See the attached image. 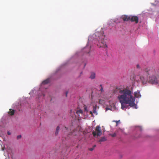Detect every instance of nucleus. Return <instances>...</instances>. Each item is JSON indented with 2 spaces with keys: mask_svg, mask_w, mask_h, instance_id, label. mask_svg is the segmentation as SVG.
<instances>
[{
  "mask_svg": "<svg viewBox=\"0 0 159 159\" xmlns=\"http://www.w3.org/2000/svg\"><path fill=\"white\" fill-rule=\"evenodd\" d=\"M132 94V92L127 89L119 90L117 98L121 104L122 109H124L126 108V106L124 104H128L131 107H133L135 105V98Z\"/></svg>",
  "mask_w": 159,
  "mask_h": 159,
  "instance_id": "1",
  "label": "nucleus"
},
{
  "mask_svg": "<svg viewBox=\"0 0 159 159\" xmlns=\"http://www.w3.org/2000/svg\"><path fill=\"white\" fill-rule=\"evenodd\" d=\"M144 71L149 75L148 82L152 84H159V77L156 74L155 70L152 68L148 67Z\"/></svg>",
  "mask_w": 159,
  "mask_h": 159,
  "instance_id": "2",
  "label": "nucleus"
},
{
  "mask_svg": "<svg viewBox=\"0 0 159 159\" xmlns=\"http://www.w3.org/2000/svg\"><path fill=\"white\" fill-rule=\"evenodd\" d=\"M104 29L102 28L100 32H96L93 35L94 37L98 41V43H97L98 46L100 47L105 48L107 47L106 42L104 40L105 35L104 34Z\"/></svg>",
  "mask_w": 159,
  "mask_h": 159,
  "instance_id": "3",
  "label": "nucleus"
},
{
  "mask_svg": "<svg viewBox=\"0 0 159 159\" xmlns=\"http://www.w3.org/2000/svg\"><path fill=\"white\" fill-rule=\"evenodd\" d=\"M94 137L97 136V137L100 136L102 134L101 127L99 125H98L96 127L95 130L92 132Z\"/></svg>",
  "mask_w": 159,
  "mask_h": 159,
  "instance_id": "4",
  "label": "nucleus"
},
{
  "mask_svg": "<svg viewBox=\"0 0 159 159\" xmlns=\"http://www.w3.org/2000/svg\"><path fill=\"white\" fill-rule=\"evenodd\" d=\"M148 74L146 73L144 71V74L143 75L140 76V79L143 84H146L147 82H148L149 78Z\"/></svg>",
  "mask_w": 159,
  "mask_h": 159,
  "instance_id": "5",
  "label": "nucleus"
},
{
  "mask_svg": "<svg viewBox=\"0 0 159 159\" xmlns=\"http://www.w3.org/2000/svg\"><path fill=\"white\" fill-rule=\"evenodd\" d=\"M130 20L131 22H135V23L137 24L138 22L139 18L137 16H130Z\"/></svg>",
  "mask_w": 159,
  "mask_h": 159,
  "instance_id": "6",
  "label": "nucleus"
},
{
  "mask_svg": "<svg viewBox=\"0 0 159 159\" xmlns=\"http://www.w3.org/2000/svg\"><path fill=\"white\" fill-rule=\"evenodd\" d=\"M134 98H140L141 97L140 92L139 91L134 92Z\"/></svg>",
  "mask_w": 159,
  "mask_h": 159,
  "instance_id": "7",
  "label": "nucleus"
},
{
  "mask_svg": "<svg viewBox=\"0 0 159 159\" xmlns=\"http://www.w3.org/2000/svg\"><path fill=\"white\" fill-rule=\"evenodd\" d=\"M122 18L124 21H128L130 20V16H128L126 15H124L122 16Z\"/></svg>",
  "mask_w": 159,
  "mask_h": 159,
  "instance_id": "8",
  "label": "nucleus"
},
{
  "mask_svg": "<svg viewBox=\"0 0 159 159\" xmlns=\"http://www.w3.org/2000/svg\"><path fill=\"white\" fill-rule=\"evenodd\" d=\"M15 113V110L12 109H10L8 112V114L11 116H13Z\"/></svg>",
  "mask_w": 159,
  "mask_h": 159,
  "instance_id": "9",
  "label": "nucleus"
},
{
  "mask_svg": "<svg viewBox=\"0 0 159 159\" xmlns=\"http://www.w3.org/2000/svg\"><path fill=\"white\" fill-rule=\"evenodd\" d=\"M107 139L104 137H102L101 138V139L98 140V142L100 143H101L102 142H104L106 141Z\"/></svg>",
  "mask_w": 159,
  "mask_h": 159,
  "instance_id": "10",
  "label": "nucleus"
},
{
  "mask_svg": "<svg viewBox=\"0 0 159 159\" xmlns=\"http://www.w3.org/2000/svg\"><path fill=\"white\" fill-rule=\"evenodd\" d=\"M50 82V79H48L44 81H43L42 84H48Z\"/></svg>",
  "mask_w": 159,
  "mask_h": 159,
  "instance_id": "11",
  "label": "nucleus"
},
{
  "mask_svg": "<svg viewBox=\"0 0 159 159\" xmlns=\"http://www.w3.org/2000/svg\"><path fill=\"white\" fill-rule=\"evenodd\" d=\"M90 78L91 79H94L95 78V74L94 72H92L90 76Z\"/></svg>",
  "mask_w": 159,
  "mask_h": 159,
  "instance_id": "12",
  "label": "nucleus"
},
{
  "mask_svg": "<svg viewBox=\"0 0 159 159\" xmlns=\"http://www.w3.org/2000/svg\"><path fill=\"white\" fill-rule=\"evenodd\" d=\"M85 49H88V50L86 52L87 53H89V52L90 51V50L91 49V47L89 46H87L85 48Z\"/></svg>",
  "mask_w": 159,
  "mask_h": 159,
  "instance_id": "13",
  "label": "nucleus"
},
{
  "mask_svg": "<svg viewBox=\"0 0 159 159\" xmlns=\"http://www.w3.org/2000/svg\"><path fill=\"white\" fill-rule=\"evenodd\" d=\"M60 129V127L59 126H57L56 129V131L55 133V134L56 135H57L58 134V132L59 131V130Z\"/></svg>",
  "mask_w": 159,
  "mask_h": 159,
  "instance_id": "14",
  "label": "nucleus"
},
{
  "mask_svg": "<svg viewBox=\"0 0 159 159\" xmlns=\"http://www.w3.org/2000/svg\"><path fill=\"white\" fill-rule=\"evenodd\" d=\"M96 107H94L93 108V111L94 114L96 115H97V113L96 111Z\"/></svg>",
  "mask_w": 159,
  "mask_h": 159,
  "instance_id": "15",
  "label": "nucleus"
},
{
  "mask_svg": "<svg viewBox=\"0 0 159 159\" xmlns=\"http://www.w3.org/2000/svg\"><path fill=\"white\" fill-rule=\"evenodd\" d=\"M76 112L77 114H80V113L82 114L83 112V111L82 110H79L77 111Z\"/></svg>",
  "mask_w": 159,
  "mask_h": 159,
  "instance_id": "16",
  "label": "nucleus"
},
{
  "mask_svg": "<svg viewBox=\"0 0 159 159\" xmlns=\"http://www.w3.org/2000/svg\"><path fill=\"white\" fill-rule=\"evenodd\" d=\"M101 87L100 89V91L102 92H103V88H102V85H100Z\"/></svg>",
  "mask_w": 159,
  "mask_h": 159,
  "instance_id": "17",
  "label": "nucleus"
},
{
  "mask_svg": "<svg viewBox=\"0 0 159 159\" xmlns=\"http://www.w3.org/2000/svg\"><path fill=\"white\" fill-rule=\"evenodd\" d=\"M21 137V135H19L18 136H17V139H20Z\"/></svg>",
  "mask_w": 159,
  "mask_h": 159,
  "instance_id": "18",
  "label": "nucleus"
},
{
  "mask_svg": "<svg viewBox=\"0 0 159 159\" xmlns=\"http://www.w3.org/2000/svg\"><path fill=\"white\" fill-rule=\"evenodd\" d=\"M94 148H89V150L92 151H93L94 150Z\"/></svg>",
  "mask_w": 159,
  "mask_h": 159,
  "instance_id": "19",
  "label": "nucleus"
},
{
  "mask_svg": "<svg viewBox=\"0 0 159 159\" xmlns=\"http://www.w3.org/2000/svg\"><path fill=\"white\" fill-rule=\"evenodd\" d=\"M116 135V134L115 133L111 134V136L112 137H115Z\"/></svg>",
  "mask_w": 159,
  "mask_h": 159,
  "instance_id": "20",
  "label": "nucleus"
},
{
  "mask_svg": "<svg viewBox=\"0 0 159 159\" xmlns=\"http://www.w3.org/2000/svg\"><path fill=\"white\" fill-rule=\"evenodd\" d=\"M136 67L137 68H140V66L139 64H137L136 66Z\"/></svg>",
  "mask_w": 159,
  "mask_h": 159,
  "instance_id": "21",
  "label": "nucleus"
},
{
  "mask_svg": "<svg viewBox=\"0 0 159 159\" xmlns=\"http://www.w3.org/2000/svg\"><path fill=\"white\" fill-rule=\"evenodd\" d=\"M90 114H91L92 115V116H93V112L92 111H90Z\"/></svg>",
  "mask_w": 159,
  "mask_h": 159,
  "instance_id": "22",
  "label": "nucleus"
},
{
  "mask_svg": "<svg viewBox=\"0 0 159 159\" xmlns=\"http://www.w3.org/2000/svg\"><path fill=\"white\" fill-rule=\"evenodd\" d=\"M7 134L8 135H10L11 134V133L9 131H8L7 132Z\"/></svg>",
  "mask_w": 159,
  "mask_h": 159,
  "instance_id": "23",
  "label": "nucleus"
},
{
  "mask_svg": "<svg viewBox=\"0 0 159 159\" xmlns=\"http://www.w3.org/2000/svg\"><path fill=\"white\" fill-rule=\"evenodd\" d=\"M68 93V92L67 91V92H66V97L67 96V95Z\"/></svg>",
  "mask_w": 159,
  "mask_h": 159,
  "instance_id": "24",
  "label": "nucleus"
},
{
  "mask_svg": "<svg viewBox=\"0 0 159 159\" xmlns=\"http://www.w3.org/2000/svg\"><path fill=\"white\" fill-rule=\"evenodd\" d=\"M84 109H85V111H87V108L86 107H85Z\"/></svg>",
  "mask_w": 159,
  "mask_h": 159,
  "instance_id": "25",
  "label": "nucleus"
},
{
  "mask_svg": "<svg viewBox=\"0 0 159 159\" xmlns=\"http://www.w3.org/2000/svg\"><path fill=\"white\" fill-rule=\"evenodd\" d=\"M96 145H94L93 146V148H94H94H95V147H96Z\"/></svg>",
  "mask_w": 159,
  "mask_h": 159,
  "instance_id": "26",
  "label": "nucleus"
},
{
  "mask_svg": "<svg viewBox=\"0 0 159 159\" xmlns=\"http://www.w3.org/2000/svg\"><path fill=\"white\" fill-rule=\"evenodd\" d=\"M101 100H99V102L100 103H101Z\"/></svg>",
  "mask_w": 159,
  "mask_h": 159,
  "instance_id": "27",
  "label": "nucleus"
},
{
  "mask_svg": "<svg viewBox=\"0 0 159 159\" xmlns=\"http://www.w3.org/2000/svg\"><path fill=\"white\" fill-rule=\"evenodd\" d=\"M65 129L66 130L67 129V128L66 127H65Z\"/></svg>",
  "mask_w": 159,
  "mask_h": 159,
  "instance_id": "28",
  "label": "nucleus"
},
{
  "mask_svg": "<svg viewBox=\"0 0 159 159\" xmlns=\"http://www.w3.org/2000/svg\"><path fill=\"white\" fill-rule=\"evenodd\" d=\"M73 133H71H71H70V134H73Z\"/></svg>",
  "mask_w": 159,
  "mask_h": 159,
  "instance_id": "29",
  "label": "nucleus"
},
{
  "mask_svg": "<svg viewBox=\"0 0 159 159\" xmlns=\"http://www.w3.org/2000/svg\"><path fill=\"white\" fill-rule=\"evenodd\" d=\"M2 149L3 150H4V148H2Z\"/></svg>",
  "mask_w": 159,
  "mask_h": 159,
  "instance_id": "30",
  "label": "nucleus"
},
{
  "mask_svg": "<svg viewBox=\"0 0 159 159\" xmlns=\"http://www.w3.org/2000/svg\"><path fill=\"white\" fill-rule=\"evenodd\" d=\"M82 74V72H81V73H80V74Z\"/></svg>",
  "mask_w": 159,
  "mask_h": 159,
  "instance_id": "31",
  "label": "nucleus"
}]
</instances>
